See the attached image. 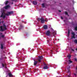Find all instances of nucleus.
<instances>
[{
    "instance_id": "1",
    "label": "nucleus",
    "mask_w": 77,
    "mask_h": 77,
    "mask_svg": "<svg viewBox=\"0 0 77 77\" xmlns=\"http://www.w3.org/2000/svg\"><path fill=\"white\" fill-rule=\"evenodd\" d=\"M11 8L10 5H7L0 10V18L2 17L4 19L6 17V15H10L11 14H13V11L7 12L6 14L5 13V9H8Z\"/></svg>"
},
{
    "instance_id": "2",
    "label": "nucleus",
    "mask_w": 77,
    "mask_h": 77,
    "mask_svg": "<svg viewBox=\"0 0 77 77\" xmlns=\"http://www.w3.org/2000/svg\"><path fill=\"white\" fill-rule=\"evenodd\" d=\"M70 32H72V35L71 39H72V38H74V39H75V37L74 36H75V34H74V32H72V30H70L69 29L68 34L67 36V37H69V36Z\"/></svg>"
},
{
    "instance_id": "3",
    "label": "nucleus",
    "mask_w": 77,
    "mask_h": 77,
    "mask_svg": "<svg viewBox=\"0 0 77 77\" xmlns=\"http://www.w3.org/2000/svg\"><path fill=\"white\" fill-rule=\"evenodd\" d=\"M45 35L47 36H50V35H51V32L50 30H48L46 32Z\"/></svg>"
},
{
    "instance_id": "4",
    "label": "nucleus",
    "mask_w": 77,
    "mask_h": 77,
    "mask_svg": "<svg viewBox=\"0 0 77 77\" xmlns=\"http://www.w3.org/2000/svg\"><path fill=\"white\" fill-rule=\"evenodd\" d=\"M0 44L1 45V49H3L5 47V43L0 42Z\"/></svg>"
},
{
    "instance_id": "5",
    "label": "nucleus",
    "mask_w": 77,
    "mask_h": 77,
    "mask_svg": "<svg viewBox=\"0 0 77 77\" xmlns=\"http://www.w3.org/2000/svg\"><path fill=\"white\" fill-rule=\"evenodd\" d=\"M38 21H40L42 23H44L45 20H44V18H42L41 19L38 18Z\"/></svg>"
},
{
    "instance_id": "6",
    "label": "nucleus",
    "mask_w": 77,
    "mask_h": 77,
    "mask_svg": "<svg viewBox=\"0 0 77 77\" xmlns=\"http://www.w3.org/2000/svg\"><path fill=\"white\" fill-rule=\"evenodd\" d=\"M43 58V57H42V56L38 57V62H41V60Z\"/></svg>"
},
{
    "instance_id": "7",
    "label": "nucleus",
    "mask_w": 77,
    "mask_h": 77,
    "mask_svg": "<svg viewBox=\"0 0 77 77\" xmlns=\"http://www.w3.org/2000/svg\"><path fill=\"white\" fill-rule=\"evenodd\" d=\"M44 65L45 66L44 67L43 69H48V66L46 64H44Z\"/></svg>"
},
{
    "instance_id": "8",
    "label": "nucleus",
    "mask_w": 77,
    "mask_h": 77,
    "mask_svg": "<svg viewBox=\"0 0 77 77\" xmlns=\"http://www.w3.org/2000/svg\"><path fill=\"white\" fill-rule=\"evenodd\" d=\"M67 71V72H69V69L70 68V66H68L66 67Z\"/></svg>"
},
{
    "instance_id": "9",
    "label": "nucleus",
    "mask_w": 77,
    "mask_h": 77,
    "mask_svg": "<svg viewBox=\"0 0 77 77\" xmlns=\"http://www.w3.org/2000/svg\"><path fill=\"white\" fill-rule=\"evenodd\" d=\"M2 65L3 67H5V69L7 68V67L6 66V64L2 63Z\"/></svg>"
},
{
    "instance_id": "10",
    "label": "nucleus",
    "mask_w": 77,
    "mask_h": 77,
    "mask_svg": "<svg viewBox=\"0 0 77 77\" xmlns=\"http://www.w3.org/2000/svg\"><path fill=\"white\" fill-rule=\"evenodd\" d=\"M43 28L45 29H48V26L47 25H45L43 26Z\"/></svg>"
},
{
    "instance_id": "11",
    "label": "nucleus",
    "mask_w": 77,
    "mask_h": 77,
    "mask_svg": "<svg viewBox=\"0 0 77 77\" xmlns=\"http://www.w3.org/2000/svg\"><path fill=\"white\" fill-rule=\"evenodd\" d=\"M52 35H53L54 36V35H56V31H54L52 33Z\"/></svg>"
},
{
    "instance_id": "12",
    "label": "nucleus",
    "mask_w": 77,
    "mask_h": 77,
    "mask_svg": "<svg viewBox=\"0 0 77 77\" xmlns=\"http://www.w3.org/2000/svg\"><path fill=\"white\" fill-rule=\"evenodd\" d=\"M23 28V26L22 25H20V26L19 28V30H21Z\"/></svg>"
},
{
    "instance_id": "13",
    "label": "nucleus",
    "mask_w": 77,
    "mask_h": 77,
    "mask_svg": "<svg viewBox=\"0 0 77 77\" xmlns=\"http://www.w3.org/2000/svg\"><path fill=\"white\" fill-rule=\"evenodd\" d=\"M73 42L75 44H77V39H75L73 41Z\"/></svg>"
},
{
    "instance_id": "14",
    "label": "nucleus",
    "mask_w": 77,
    "mask_h": 77,
    "mask_svg": "<svg viewBox=\"0 0 77 77\" xmlns=\"http://www.w3.org/2000/svg\"><path fill=\"white\" fill-rule=\"evenodd\" d=\"M8 2H9L8 1H6L4 2V3L6 5L8 3Z\"/></svg>"
},
{
    "instance_id": "15",
    "label": "nucleus",
    "mask_w": 77,
    "mask_h": 77,
    "mask_svg": "<svg viewBox=\"0 0 77 77\" xmlns=\"http://www.w3.org/2000/svg\"><path fill=\"white\" fill-rule=\"evenodd\" d=\"M8 75L10 77H13V75H12L11 73H9Z\"/></svg>"
},
{
    "instance_id": "16",
    "label": "nucleus",
    "mask_w": 77,
    "mask_h": 77,
    "mask_svg": "<svg viewBox=\"0 0 77 77\" xmlns=\"http://www.w3.org/2000/svg\"><path fill=\"white\" fill-rule=\"evenodd\" d=\"M67 57H68L69 59H70L71 58V55H67Z\"/></svg>"
},
{
    "instance_id": "17",
    "label": "nucleus",
    "mask_w": 77,
    "mask_h": 77,
    "mask_svg": "<svg viewBox=\"0 0 77 77\" xmlns=\"http://www.w3.org/2000/svg\"><path fill=\"white\" fill-rule=\"evenodd\" d=\"M68 62L69 63H71L72 62L71 60H69L68 61Z\"/></svg>"
},
{
    "instance_id": "18",
    "label": "nucleus",
    "mask_w": 77,
    "mask_h": 77,
    "mask_svg": "<svg viewBox=\"0 0 77 77\" xmlns=\"http://www.w3.org/2000/svg\"><path fill=\"white\" fill-rule=\"evenodd\" d=\"M37 63H38V61H35L34 62V65H36V64H37Z\"/></svg>"
},
{
    "instance_id": "19",
    "label": "nucleus",
    "mask_w": 77,
    "mask_h": 77,
    "mask_svg": "<svg viewBox=\"0 0 77 77\" xmlns=\"http://www.w3.org/2000/svg\"><path fill=\"white\" fill-rule=\"evenodd\" d=\"M33 4L34 5H36L37 4V2L35 1L33 2Z\"/></svg>"
},
{
    "instance_id": "20",
    "label": "nucleus",
    "mask_w": 77,
    "mask_h": 77,
    "mask_svg": "<svg viewBox=\"0 0 77 77\" xmlns=\"http://www.w3.org/2000/svg\"><path fill=\"white\" fill-rule=\"evenodd\" d=\"M42 7L43 8H44V7H45V5L44 4H42Z\"/></svg>"
},
{
    "instance_id": "21",
    "label": "nucleus",
    "mask_w": 77,
    "mask_h": 77,
    "mask_svg": "<svg viewBox=\"0 0 77 77\" xmlns=\"http://www.w3.org/2000/svg\"><path fill=\"white\" fill-rule=\"evenodd\" d=\"M71 52H74V50L73 49H71Z\"/></svg>"
},
{
    "instance_id": "22",
    "label": "nucleus",
    "mask_w": 77,
    "mask_h": 77,
    "mask_svg": "<svg viewBox=\"0 0 77 77\" xmlns=\"http://www.w3.org/2000/svg\"><path fill=\"white\" fill-rule=\"evenodd\" d=\"M45 21H46V22H47L48 21V20H47V18H46Z\"/></svg>"
},
{
    "instance_id": "23",
    "label": "nucleus",
    "mask_w": 77,
    "mask_h": 77,
    "mask_svg": "<svg viewBox=\"0 0 77 77\" xmlns=\"http://www.w3.org/2000/svg\"><path fill=\"white\" fill-rule=\"evenodd\" d=\"M74 60H75V61H76V62H77V58H74Z\"/></svg>"
},
{
    "instance_id": "24",
    "label": "nucleus",
    "mask_w": 77,
    "mask_h": 77,
    "mask_svg": "<svg viewBox=\"0 0 77 77\" xmlns=\"http://www.w3.org/2000/svg\"><path fill=\"white\" fill-rule=\"evenodd\" d=\"M51 31H54L53 29V28H51Z\"/></svg>"
},
{
    "instance_id": "25",
    "label": "nucleus",
    "mask_w": 77,
    "mask_h": 77,
    "mask_svg": "<svg viewBox=\"0 0 77 77\" xmlns=\"http://www.w3.org/2000/svg\"><path fill=\"white\" fill-rule=\"evenodd\" d=\"M65 14H66V15H68V13L66 12V11L65 12Z\"/></svg>"
},
{
    "instance_id": "26",
    "label": "nucleus",
    "mask_w": 77,
    "mask_h": 77,
    "mask_svg": "<svg viewBox=\"0 0 77 77\" xmlns=\"http://www.w3.org/2000/svg\"><path fill=\"white\" fill-rule=\"evenodd\" d=\"M20 60H23V59L21 58H20Z\"/></svg>"
},
{
    "instance_id": "27",
    "label": "nucleus",
    "mask_w": 77,
    "mask_h": 77,
    "mask_svg": "<svg viewBox=\"0 0 77 77\" xmlns=\"http://www.w3.org/2000/svg\"><path fill=\"white\" fill-rule=\"evenodd\" d=\"M61 19H62V20H63V17H62V16L61 17Z\"/></svg>"
},
{
    "instance_id": "28",
    "label": "nucleus",
    "mask_w": 77,
    "mask_h": 77,
    "mask_svg": "<svg viewBox=\"0 0 77 77\" xmlns=\"http://www.w3.org/2000/svg\"><path fill=\"white\" fill-rule=\"evenodd\" d=\"M74 75H75V76H76V74H75V73H74Z\"/></svg>"
},
{
    "instance_id": "29",
    "label": "nucleus",
    "mask_w": 77,
    "mask_h": 77,
    "mask_svg": "<svg viewBox=\"0 0 77 77\" xmlns=\"http://www.w3.org/2000/svg\"><path fill=\"white\" fill-rule=\"evenodd\" d=\"M1 24V19H0V25Z\"/></svg>"
},
{
    "instance_id": "30",
    "label": "nucleus",
    "mask_w": 77,
    "mask_h": 77,
    "mask_svg": "<svg viewBox=\"0 0 77 77\" xmlns=\"http://www.w3.org/2000/svg\"><path fill=\"white\" fill-rule=\"evenodd\" d=\"M72 2H73V3H74V1H73Z\"/></svg>"
},
{
    "instance_id": "31",
    "label": "nucleus",
    "mask_w": 77,
    "mask_h": 77,
    "mask_svg": "<svg viewBox=\"0 0 77 77\" xmlns=\"http://www.w3.org/2000/svg\"><path fill=\"white\" fill-rule=\"evenodd\" d=\"M59 12H61V11L60 10H59Z\"/></svg>"
},
{
    "instance_id": "32",
    "label": "nucleus",
    "mask_w": 77,
    "mask_h": 77,
    "mask_svg": "<svg viewBox=\"0 0 77 77\" xmlns=\"http://www.w3.org/2000/svg\"><path fill=\"white\" fill-rule=\"evenodd\" d=\"M4 58H5V59H6V57H4Z\"/></svg>"
},
{
    "instance_id": "33",
    "label": "nucleus",
    "mask_w": 77,
    "mask_h": 77,
    "mask_svg": "<svg viewBox=\"0 0 77 77\" xmlns=\"http://www.w3.org/2000/svg\"><path fill=\"white\" fill-rule=\"evenodd\" d=\"M49 27H51V25H49Z\"/></svg>"
},
{
    "instance_id": "34",
    "label": "nucleus",
    "mask_w": 77,
    "mask_h": 77,
    "mask_svg": "<svg viewBox=\"0 0 77 77\" xmlns=\"http://www.w3.org/2000/svg\"><path fill=\"white\" fill-rule=\"evenodd\" d=\"M2 59V57H1V58H0V60H1Z\"/></svg>"
},
{
    "instance_id": "35",
    "label": "nucleus",
    "mask_w": 77,
    "mask_h": 77,
    "mask_svg": "<svg viewBox=\"0 0 77 77\" xmlns=\"http://www.w3.org/2000/svg\"><path fill=\"white\" fill-rule=\"evenodd\" d=\"M68 77H70L69 75H68Z\"/></svg>"
},
{
    "instance_id": "36",
    "label": "nucleus",
    "mask_w": 77,
    "mask_h": 77,
    "mask_svg": "<svg viewBox=\"0 0 77 77\" xmlns=\"http://www.w3.org/2000/svg\"><path fill=\"white\" fill-rule=\"evenodd\" d=\"M1 6H3V5H1Z\"/></svg>"
},
{
    "instance_id": "37",
    "label": "nucleus",
    "mask_w": 77,
    "mask_h": 77,
    "mask_svg": "<svg viewBox=\"0 0 77 77\" xmlns=\"http://www.w3.org/2000/svg\"><path fill=\"white\" fill-rule=\"evenodd\" d=\"M48 42H49V41H48Z\"/></svg>"
},
{
    "instance_id": "38",
    "label": "nucleus",
    "mask_w": 77,
    "mask_h": 77,
    "mask_svg": "<svg viewBox=\"0 0 77 77\" xmlns=\"http://www.w3.org/2000/svg\"><path fill=\"white\" fill-rule=\"evenodd\" d=\"M14 1V0H13L12 1Z\"/></svg>"
},
{
    "instance_id": "39",
    "label": "nucleus",
    "mask_w": 77,
    "mask_h": 77,
    "mask_svg": "<svg viewBox=\"0 0 77 77\" xmlns=\"http://www.w3.org/2000/svg\"><path fill=\"white\" fill-rule=\"evenodd\" d=\"M75 56H76V54H75Z\"/></svg>"
},
{
    "instance_id": "40",
    "label": "nucleus",
    "mask_w": 77,
    "mask_h": 77,
    "mask_svg": "<svg viewBox=\"0 0 77 77\" xmlns=\"http://www.w3.org/2000/svg\"><path fill=\"white\" fill-rule=\"evenodd\" d=\"M6 77H7V76H6Z\"/></svg>"
}]
</instances>
